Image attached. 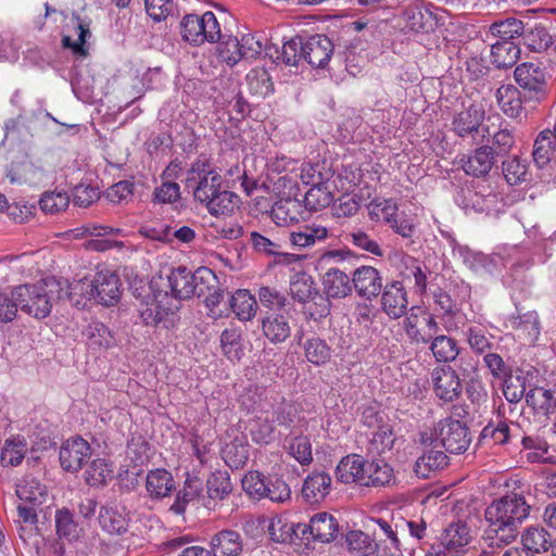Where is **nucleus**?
I'll return each mask as SVG.
<instances>
[{
    "label": "nucleus",
    "instance_id": "obj_48",
    "mask_svg": "<svg viewBox=\"0 0 556 556\" xmlns=\"http://www.w3.org/2000/svg\"><path fill=\"white\" fill-rule=\"evenodd\" d=\"M333 201V193L331 192L327 182L317 184L311 187L304 195V206L308 211L317 212L321 208L329 206Z\"/></svg>",
    "mask_w": 556,
    "mask_h": 556
},
{
    "label": "nucleus",
    "instance_id": "obj_2",
    "mask_svg": "<svg viewBox=\"0 0 556 556\" xmlns=\"http://www.w3.org/2000/svg\"><path fill=\"white\" fill-rule=\"evenodd\" d=\"M187 186L195 201L215 216L229 215L237 206V195L223 189V177L206 160L194 161L187 174Z\"/></svg>",
    "mask_w": 556,
    "mask_h": 556
},
{
    "label": "nucleus",
    "instance_id": "obj_27",
    "mask_svg": "<svg viewBox=\"0 0 556 556\" xmlns=\"http://www.w3.org/2000/svg\"><path fill=\"white\" fill-rule=\"evenodd\" d=\"M331 477L324 471L313 472L303 483L302 494L309 503H317L324 500L330 491Z\"/></svg>",
    "mask_w": 556,
    "mask_h": 556
},
{
    "label": "nucleus",
    "instance_id": "obj_60",
    "mask_svg": "<svg viewBox=\"0 0 556 556\" xmlns=\"http://www.w3.org/2000/svg\"><path fill=\"white\" fill-rule=\"evenodd\" d=\"M36 549L37 556H65V543L56 538L43 539L38 535L36 539L28 543Z\"/></svg>",
    "mask_w": 556,
    "mask_h": 556
},
{
    "label": "nucleus",
    "instance_id": "obj_37",
    "mask_svg": "<svg viewBox=\"0 0 556 556\" xmlns=\"http://www.w3.org/2000/svg\"><path fill=\"white\" fill-rule=\"evenodd\" d=\"M72 26L77 35V39L73 40L70 35H64L62 38V45L64 48H68L74 54L86 56L87 49L85 47L86 38L90 35L89 24L85 23L78 15L73 14L67 24V27Z\"/></svg>",
    "mask_w": 556,
    "mask_h": 556
},
{
    "label": "nucleus",
    "instance_id": "obj_34",
    "mask_svg": "<svg viewBox=\"0 0 556 556\" xmlns=\"http://www.w3.org/2000/svg\"><path fill=\"white\" fill-rule=\"evenodd\" d=\"M345 542L354 556H376L379 553L376 540L361 530L349 531L345 534Z\"/></svg>",
    "mask_w": 556,
    "mask_h": 556
},
{
    "label": "nucleus",
    "instance_id": "obj_1",
    "mask_svg": "<svg viewBox=\"0 0 556 556\" xmlns=\"http://www.w3.org/2000/svg\"><path fill=\"white\" fill-rule=\"evenodd\" d=\"M530 508L523 495L517 493L493 500L484 509L483 545L496 553L516 542Z\"/></svg>",
    "mask_w": 556,
    "mask_h": 556
},
{
    "label": "nucleus",
    "instance_id": "obj_3",
    "mask_svg": "<svg viewBox=\"0 0 556 556\" xmlns=\"http://www.w3.org/2000/svg\"><path fill=\"white\" fill-rule=\"evenodd\" d=\"M64 282L49 277L34 285H21L13 290L18 308L38 319L46 318L58 301L63 300Z\"/></svg>",
    "mask_w": 556,
    "mask_h": 556
},
{
    "label": "nucleus",
    "instance_id": "obj_17",
    "mask_svg": "<svg viewBox=\"0 0 556 556\" xmlns=\"http://www.w3.org/2000/svg\"><path fill=\"white\" fill-rule=\"evenodd\" d=\"M328 235V229L320 224H303L289 232V242L292 248L302 251L325 241Z\"/></svg>",
    "mask_w": 556,
    "mask_h": 556
},
{
    "label": "nucleus",
    "instance_id": "obj_33",
    "mask_svg": "<svg viewBox=\"0 0 556 556\" xmlns=\"http://www.w3.org/2000/svg\"><path fill=\"white\" fill-rule=\"evenodd\" d=\"M311 538L314 541L330 542L338 531L337 520L328 513H318L309 520Z\"/></svg>",
    "mask_w": 556,
    "mask_h": 556
},
{
    "label": "nucleus",
    "instance_id": "obj_13",
    "mask_svg": "<svg viewBox=\"0 0 556 556\" xmlns=\"http://www.w3.org/2000/svg\"><path fill=\"white\" fill-rule=\"evenodd\" d=\"M333 51L331 40L325 35H313L303 40L301 55L313 67L321 68L330 60Z\"/></svg>",
    "mask_w": 556,
    "mask_h": 556
},
{
    "label": "nucleus",
    "instance_id": "obj_10",
    "mask_svg": "<svg viewBox=\"0 0 556 556\" xmlns=\"http://www.w3.org/2000/svg\"><path fill=\"white\" fill-rule=\"evenodd\" d=\"M453 254L459 257L463 264L476 275H491L498 264L494 256L470 249L468 245L458 242L453 243Z\"/></svg>",
    "mask_w": 556,
    "mask_h": 556
},
{
    "label": "nucleus",
    "instance_id": "obj_41",
    "mask_svg": "<svg viewBox=\"0 0 556 556\" xmlns=\"http://www.w3.org/2000/svg\"><path fill=\"white\" fill-rule=\"evenodd\" d=\"M504 383H503V394L505 399L509 403H518L523 397L526 399V377L523 376L522 370H516L513 372L510 369L507 375L502 377Z\"/></svg>",
    "mask_w": 556,
    "mask_h": 556
},
{
    "label": "nucleus",
    "instance_id": "obj_49",
    "mask_svg": "<svg viewBox=\"0 0 556 556\" xmlns=\"http://www.w3.org/2000/svg\"><path fill=\"white\" fill-rule=\"evenodd\" d=\"M430 342V350L438 362L450 363L457 358L459 350L455 339L440 334L433 337Z\"/></svg>",
    "mask_w": 556,
    "mask_h": 556
},
{
    "label": "nucleus",
    "instance_id": "obj_23",
    "mask_svg": "<svg viewBox=\"0 0 556 556\" xmlns=\"http://www.w3.org/2000/svg\"><path fill=\"white\" fill-rule=\"evenodd\" d=\"M40 507L31 505H16L17 518L15 519L16 531L20 539L25 543L31 542L39 534L38 510Z\"/></svg>",
    "mask_w": 556,
    "mask_h": 556
},
{
    "label": "nucleus",
    "instance_id": "obj_43",
    "mask_svg": "<svg viewBox=\"0 0 556 556\" xmlns=\"http://www.w3.org/2000/svg\"><path fill=\"white\" fill-rule=\"evenodd\" d=\"M299 208L300 203L296 200L290 198L281 199L273 205L270 217L277 226H289L298 222Z\"/></svg>",
    "mask_w": 556,
    "mask_h": 556
},
{
    "label": "nucleus",
    "instance_id": "obj_6",
    "mask_svg": "<svg viewBox=\"0 0 556 556\" xmlns=\"http://www.w3.org/2000/svg\"><path fill=\"white\" fill-rule=\"evenodd\" d=\"M433 13L420 3H410L396 16L397 25L406 33H429L433 29Z\"/></svg>",
    "mask_w": 556,
    "mask_h": 556
},
{
    "label": "nucleus",
    "instance_id": "obj_15",
    "mask_svg": "<svg viewBox=\"0 0 556 556\" xmlns=\"http://www.w3.org/2000/svg\"><path fill=\"white\" fill-rule=\"evenodd\" d=\"M93 283L97 287L93 300L105 306L117 303L121 298V281L115 273L100 270L93 276Z\"/></svg>",
    "mask_w": 556,
    "mask_h": 556
},
{
    "label": "nucleus",
    "instance_id": "obj_57",
    "mask_svg": "<svg viewBox=\"0 0 556 556\" xmlns=\"http://www.w3.org/2000/svg\"><path fill=\"white\" fill-rule=\"evenodd\" d=\"M304 352L306 359L317 366L326 364L331 357L330 346L325 340L316 337L306 340Z\"/></svg>",
    "mask_w": 556,
    "mask_h": 556
},
{
    "label": "nucleus",
    "instance_id": "obj_64",
    "mask_svg": "<svg viewBox=\"0 0 556 556\" xmlns=\"http://www.w3.org/2000/svg\"><path fill=\"white\" fill-rule=\"evenodd\" d=\"M220 346L224 354L231 361L240 358L241 333L236 328L225 329L220 334Z\"/></svg>",
    "mask_w": 556,
    "mask_h": 556
},
{
    "label": "nucleus",
    "instance_id": "obj_22",
    "mask_svg": "<svg viewBox=\"0 0 556 556\" xmlns=\"http://www.w3.org/2000/svg\"><path fill=\"white\" fill-rule=\"evenodd\" d=\"M324 293L330 299H344L353 291L352 278L339 268H329L323 276Z\"/></svg>",
    "mask_w": 556,
    "mask_h": 556
},
{
    "label": "nucleus",
    "instance_id": "obj_31",
    "mask_svg": "<svg viewBox=\"0 0 556 556\" xmlns=\"http://www.w3.org/2000/svg\"><path fill=\"white\" fill-rule=\"evenodd\" d=\"M551 534L542 527H529L521 533L522 547L536 556L551 549Z\"/></svg>",
    "mask_w": 556,
    "mask_h": 556
},
{
    "label": "nucleus",
    "instance_id": "obj_42",
    "mask_svg": "<svg viewBox=\"0 0 556 556\" xmlns=\"http://www.w3.org/2000/svg\"><path fill=\"white\" fill-rule=\"evenodd\" d=\"M202 492V482L197 477H188L185 481L184 488L176 494L175 502L172 504L169 510L176 515L184 514L187 504L197 500Z\"/></svg>",
    "mask_w": 556,
    "mask_h": 556
},
{
    "label": "nucleus",
    "instance_id": "obj_7",
    "mask_svg": "<svg viewBox=\"0 0 556 556\" xmlns=\"http://www.w3.org/2000/svg\"><path fill=\"white\" fill-rule=\"evenodd\" d=\"M435 396L443 402L457 400L463 391L459 375L451 366L435 367L431 371Z\"/></svg>",
    "mask_w": 556,
    "mask_h": 556
},
{
    "label": "nucleus",
    "instance_id": "obj_20",
    "mask_svg": "<svg viewBox=\"0 0 556 556\" xmlns=\"http://www.w3.org/2000/svg\"><path fill=\"white\" fill-rule=\"evenodd\" d=\"M434 446H425L422 454L416 459L414 472L419 478H429L433 472L439 471L447 466V455Z\"/></svg>",
    "mask_w": 556,
    "mask_h": 556
},
{
    "label": "nucleus",
    "instance_id": "obj_63",
    "mask_svg": "<svg viewBox=\"0 0 556 556\" xmlns=\"http://www.w3.org/2000/svg\"><path fill=\"white\" fill-rule=\"evenodd\" d=\"M492 338V334L478 327H469L466 331V339L470 349L478 354H484L493 350Z\"/></svg>",
    "mask_w": 556,
    "mask_h": 556
},
{
    "label": "nucleus",
    "instance_id": "obj_8",
    "mask_svg": "<svg viewBox=\"0 0 556 556\" xmlns=\"http://www.w3.org/2000/svg\"><path fill=\"white\" fill-rule=\"evenodd\" d=\"M515 80L527 90L531 98L540 101L546 92V74L542 67L532 62L522 63L515 70Z\"/></svg>",
    "mask_w": 556,
    "mask_h": 556
},
{
    "label": "nucleus",
    "instance_id": "obj_35",
    "mask_svg": "<svg viewBox=\"0 0 556 556\" xmlns=\"http://www.w3.org/2000/svg\"><path fill=\"white\" fill-rule=\"evenodd\" d=\"M98 519L102 530L110 534H122L127 531V518L116 506H102Z\"/></svg>",
    "mask_w": 556,
    "mask_h": 556
},
{
    "label": "nucleus",
    "instance_id": "obj_46",
    "mask_svg": "<svg viewBox=\"0 0 556 556\" xmlns=\"http://www.w3.org/2000/svg\"><path fill=\"white\" fill-rule=\"evenodd\" d=\"M230 307L240 320H251L255 316L257 302L248 290H237L230 296Z\"/></svg>",
    "mask_w": 556,
    "mask_h": 556
},
{
    "label": "nucleus",
    "instance_id": "obj_28",
    "mask_svg": "<svg viewBox=\"0 0 556 556\" xmlns=\"http://www.w3.org/2000/svg\"><path fill=\"white\" fill-rule=\"evenodd\" d=\"M60 280L64 282L63 300H70L74 306H84V300L93 299V292L97 290V287H94L93 283V278L89 279L86 277L72 283H70L66 279Z\"/></svg>",
    "mask_w": 556,
    "mask_h": 556
},
{
    "label": "nucleus",
    "instance_id": "obj_51",
    "mask_svg": "<svg viewBox=\"0 0 556 556\" xmlns=\"http://www.w3.org/2000/svg\"><path fill=\"white\" fill-rule=\"evenodd\" d=\"M27 452V444L24 439H8L0 452L2 466H17L22 463Z\"/></svg>",
    "mask_w": 556,
    "mask_h": 556
},
{
    "label": "nucleus",
    "instance_id": "obj_39",
    "mask_svg": "<svg viewBox=\"0 0 556 556\" xmlns=\"http://www.w3.org/2000/svg\"><path fill=\"white\" fill-rule=\"evenodd\" d=\"M520 58V49L513 41H497L491 47V61L497 68L515 65Z\"/></svg>",
    "mask_w": 556,
    "mask_h": 556
},
{
    "label": "nucleus",
    "instance_id": "obj_54",
    "mask_svg": "<svg viewBox=\"0 0 556 556\" xmlns=\"http://www.w3.org/2000/svg\"><path fill=\"white\" fill-rule=\"evenodd\" d=\"M84 336L88 344L93 348L108 349L114 344L111 330L101 321H91L85 329Z\"/></svg>",
    "mask_w": 556,
    "mask_h": 556
},
{
    "label": "nucleus",
    "instance_id": "obj_52",
    "mask_svg": "<svg viewBox=\"0 0 556 556\" xmlns=\"http://www.w3.org/2000/svg\"><path fill=\"white\" fill-rule=\"evenodd\" d=\"M525 25L520 20L508 17L496 21L490 26V34L500 38L498 41H511L523 34Z\"/></svg>",
    "mask_w": 556,
    "mask_h": 556
},
{
    "label": "nucleus",
    "instance_id": "obj_29",
    "mask_svg": "<svg viewBox=\"0 0 556 556\" xmlns=\"http://www.w3.org/2000/svg\"><path fill=\"white\" fill-rule=\"evenodd\" d=\"M146 488L152 498H163L175 490V482L169 471L155 469L147 475Z\"/></svg>",
    "mask_w": 556,
    "mask_h": 556
},
{
    "label": "nucleus",
    "instance_id": "obj_24",
    "mask_svg": "<svg viewBox=\"0 0 556 556\" xmlns=\"http://www.w3.org/2000/svg\"><path fill=\"white\" fill-rule=\"evenodd\" d=\"M15 493L18 500L17 504L21 505L41 507L48 498L47 488L35 478L23 479L16 485Z\"/></svg>",
    "mask_w": 556,
    "mask_h": 556
},
{
    "label": "nucleus",
    "instance_id": "obj_55",
    "mask_svg": "<svg viewBox=\"0 0 556 556\" xmlns=\"http://www.w3.org/2000/svg\"><path fill=\"white\" fill-rule=\"evenodd\" d=\"M247 83L252 94L265 98L273 92V83L264 67L252 68L247 75Z\"/></svg>",
    "mask_w": 556,
    "mask_h": 556
},
{
    "label": "nucleus",
    "instance_id": "obj_25",
    "mask_svg": "<svg viewBox=\"0 0 556 556\" xmlns=\"http://www.w3.org/2000/svg\"><path fill=\"white\" fill-rule=\"evenodd\" d=\"M194 271H191L185 266H178L170 270L167 276L170 293L174 298L179 300L190 299L194 294L193 283Z\"/></svg>",
    "mask_w": 556,
    "mask_h": 556
},
{
    "label": "nucleus",
    "instance_id": "obj_26",
    "mask_svg": "<svg viewBox=\"0 0 556 556\" xmlns=\"http://www.w3.org/2000/svg\"><path fill=\"white\" fill-rule=\"evenodd\" d=\"M496 101L505 115L521 118L525 114L520 91L513 85H503L496 90Z\"/></svg>",
    "mask_w": 556,
    "mask_h": 556
},
{
    "label": "nucleus",
    "instance_id": "obj_53",
    "mask_svg": "<svg viewBox=\"0 0 556 556\" xmlns=\"http://www.w3.org/2000/svg\"><path fill=\"white\" fill-rule=\"evenodd\" d=\"M274 430V418L269 412H263L250 422L251 437L257 443L268 444L273 440Z\"/></svg>",
    "mask_w": 556,
    "mask_h": 556
},
{
    "label": "nucleus",
    "instance_id": "obj_44",
    "mask_svg": "<svg viewBox=\"0 0 556 556\" xmlns=\"http://www.w3.org/2000/svg\"><path fill=\"white\" fill-rule=\"evenodd\" d=\"M56 539H65L68 542L77 541L83 532L74 519V514L67 509H59L55 514Z\"/></svg>",
    "mask_w": 556,
    "mask_h": 556
},
{
    "label": "nucleus",
    "instance_id": "obj_4",
    "mask_svg": "<svg viewBox=\"0 0 556 556\" xmlns=\"http://www.w3.org/2000/svg\"><path fill=\"white\" fill-rule=\"evenodd\" d=\"M217 42L218 58L230 66L241 60L255 59L263 50L262 42L252 34L243 35L241 39H238L222 31V37Z\"/></svg>",
    "mask_w": 556,
    "mask_h": 556
},
{
    "label": "nucleus",
    "instance_id": "obj_32",
    "mask_svg": "<svg viewBox=\"0 0 556 556\" xmlns=\"http://www.w3.org/2000/svg\"><path fill=\"white\" fill-rule=\"evenodd\" d=\"M262 329L264 336L275 344L285 342L291 334L289 320L281 314L273 313L264 317Z\"/></svg>",
    "mask_w": 556,
    "mask_h": 556
},
{
    "label": "nucleus",
    "instance_id": "obj_47",
    "mask_svg": "<svg viewBox=\"0 0 556 556\" xmlns=\"http://www.w3.org/2000/svg\"><path fill=\"white\" fill-rule=\"evenodd\" d=\"M471 529L464 521L451 523L444 531L442 543L446 548L456 549L470 543Z\"/></svg>",
    "mask_w": 556,
    "mask_h": 556
},
{
    "label": "nucleus",
    "instance_id": "obj_16",
    "mask_svg": "<svg viewBox=\"0 0 556 556\" xmlns=\"http://www.w3.org/2000/svg\"><path fill=\"white\" fill-rule=\"evenodd\" d=\"M493 147L481 146L462 159V167L467 175L480 178L486 176L497 161Z\"/></svg>",
    "mask_w": 556,
    "mask_h": 556
},
{
    "label": "nucleus",
    "instance_id": "obj_36",
    "mask_svg": "<svg viewBox=\"0 0 556 556\" xmlns=\"http://www.w3.org/2000/svg\"><path fill=\"white\" fill-rule=\"evenodd\" d=\"M554 142H556V127L553 130L545 129L538 135L532 155L533 162L539 168H544L551 162Z\"/></svg>",
    "mask_w": 556,
    "mask_h": 556
},
{
    "label": "nucleus",
    "instance_id": "obj_38",
    "mask_svg": "<svg viewBox=\"0 0 556 556\" xmlns=\"http://www.w3.org/2000/svg\"><path fill=\"white\" fill-rule=\"evenodd\" d=\"M371 522L376 526L372 529V535L379 539L381 542H389V548H394L396 552H401V541L399 539L400 532H402V526L399 520H384L382 518L371 519Z\"/></svg>",
    "mask_w": 556,
    "mask_h": 556
},
{
    "label": "nucleus",
    "instance_id": "obj_12",
    "mask_svg": "<svg viewBox=\"0 0 556 556\" xmlns=\"http://www.w3.org/2000/svg\"><path fill=\"white\" fill-rule=\"evenodd\" d=\"M407 292L401 281H391L381 290V308L391 318L397 319L407 312Z\"/></svg>",
    "mask_w": 556,
    "mask_h": 556
},
{
    "label": "nucleus",
    "instance_id": "obj_58",
    "mask_svg": "<svg viewBox=\"0 0 556 556\" xmlns=\"http://www.w3.org/2000/svg\"><path fill=\"white\" fill-rule=\"evenodd\" d=\"M206 20L203 18L202 15L198 14H188L186 15L181 22H180V28H181V36L184 40L188 41L189 43L193 46H200L202 45V38H205V36H201V27L202 23H204Z\"/></svg>",
    "mask_w": 556,
    "mask_h": 556
},
{
    "label": "nucleus",
    "instance_id": "obj_18",
    "mask_svg": "<svg viewBox=\"0 0 556 556\" xmlns=\"http://www.w3.org/2000/svg\"><path fill=\"white\" fill-rule=\"evenodd\" d=\"M526 403L535 415L549 417L556 414V387L530 388L526 394Z\"/></svg>",
    "mask_w": 556,
    "mask_h": 556
},
{
    "label": "nucleus",
    "instance_id": "obj_59",
    "mask_svg": "<svg viewBox=\"0 0 556 556\" xmlns=\"http://www.w3.org/2000/svg\"><path fill=\"white\" fill-rule=\"evenodd\" d=\"M502 173L510 186H516L527 180L528 166L514 156L502 162Z\"/></svg>",
    "mask_w": 556,
    "mask_h": 556
},
{
    "label": "nucleus",
    "instance_id": "obj_40",
    "mask_svg": "<svg viewBox=\"0 0 556 556\" xmlns=\"http://www.w3.org/2000/svg\"><path fill=\"white\" fill-rule=\"evenodd\" d=\"M319 291L314 278L304 273H296L292 276L290 281V294L294 300L301 304L311 302L312 296L316 295Z\"/></svg>",
    "mask_w": 556,
    "mask_h": 556
},
{
    "label": "nucleus",
    "instance_id": "obj_9",
    "mask_svg": "<svg viewBox=\"0 0 556 556\" xmlns=\"http://www.w3.org/2000/svg\"><path fill=\"white\" fill-rule=\"evenodd\" d=\"M91 456L89 443L80 437L67 439L61 446L59 458L62 468L70 472H76Z\"/></svg>",
    "mask_w": 556,
    "mask_h": 556
},
{
    "label": "nucleus",
    "instance_id": "obj_45",
    "mask_svg": "<svg viewBox=\"0 0 556 556\" xmlns=\"http://www.w3.org/2000/svg\"><path fill=\"white\" fill-rule=\"evenodd\" d=\"M232 491L230 476L225 470H216L206 480V493L210 501H223Z\"/></svg>",
    "mask_w": 556,
    "mask_h": 556
},
{
    "label": "nucleus",
    "instance_id": "obj_56",
    "mask_svg": "<svg viewBox=\"0 0 556 556\" xmlns=\"http://www.w3.org/2000/svg\"><path fill=\"white\" fill-rule=\"evenodd\" d=\"M113 477L112 465L104 458H94L85 471V481L90 486H101Z\"/></svg>",
    "mask_w": 556,
    "mask_h": 556
},
{
    "label": "nucleus",
    "instance_id": "obj_14",
    "mask_svg": "<svg viewBox=\"0 0 556 556\" xmlns=\"http://www.w3.org/2000/svg\"><path fill=\"white\" fill-rule=\"evenodd\" d=\"M353 289L366 300H372L382 290V277L379 270L372 266L363 265L353 271Z\"/></svg>",
    "mask_w": 556,
    "mask_h": 556
},
{
    "label": "nucleus",
    "instance_id": "obj_19",
    "mask_svg": "<svg viewBox=\"0 0 556 556\" xmlns=\"http://www.w3.org/2000/svg\"><path fill=\"white\" fill-rule=\"evenodd\" d=\"M336 477L342 483H356L365 486V459L357 454L343 457L337 465Z\"/></svg>",
    "mask_w": 556,
    "mask_h": 556
},
{
    "label": "nucleus",
    "instance_id": "obj_30",
    "mask_svg": "<svg viewBox=\"0 0 556 556\" xmlns=\"http://www.w3.org/2000/svg\"><path fill=\"white\" fill-rule=\"evenodd\" d=\"M365 486L380 488L388 485L393 479V468L383 459L365 460Z\"/></svg>",
    "mask_w": 556,
    "mask_h": 556
},
{
    "label": "nucleus",
    "instance_id": "obj_11",
    "mask_svg": "<svg viewBox=\"0 0 556 556\" xmlns=\"http://www.w3.org/2000/svg\"><path fill=\"white\" fill-rule=\"evenodd\" d=\"M484 118V111L477 105H470L467 110L459 112L453 119V130L458 137H471L476 139L477 136L482 138L489 132L488 127L482 126Z\"/></svg>",
    "mask_w": 556,
    "mask_h": 556
},
{
    "label": "nucleus",
    "instance_id": "obj_5",
    "mask_svg": "<svg viewBox=\"0 0 556 556\" xmlns=\"http://www.w3.org/2000/svg\"><path fill=\"white\" fill-rule=\"evenodd\" d=\"M434 432L435 441L439 442V445L452 454L465 452L471 442L467 426L452 418L441 420L437 425Z\"/></svg>",
    "mask_w": 556,
    "mask_h": 556
},
{
    "label": "nucleus",
    "instance_id": "obj_50",
    "mask_svg": "<svg viewBox=\"0 0 556 556\" xmlns=\"http://www.w3.org/2000/svg\"><path fill=\"white\" fill-rule=\"evenodd\" d=\"M513 437L506 421L489 422L480 433V442L485 445H503Z\"/></svg>",
    "mask_w": 556,
    "mask_h": 556
},
{
    "label": "nucleus",
    "instance_id": "obj_21",
    "mask_svg": "<svg viewBox=\"0 0 556 556\" xmlns=\"http://www.w3.org/2000/svg\"><path fill=\"white\" fill-rule=\"evenodd\" d=\"M212 556H240L243 549L241 535L233 530H222L211 538Z\"/></svg>",
    "mask_w": 556,
    "mask_h": 556
},
{
    "label": "nucleus",
    "instance_id": "obj_61",
    "mask_svg": "<svg viewBox=\"0 0 556 556\" xmlns=\"http://www.w3.org/2000/svg\"><path fill=\"white\" fill-rule=\"evenodd\" d=\"M218 286L217 277L207 267H200L194 271L193 283L194 294L202 298Z\"/></svg>",
    "mask_w": 556,
    "mask_h": 556
},
{
    "label": "nucleus",
    "instance_id": "obj_62",
    "mask_svg": "<svg viewBox=\"0 0 556 556\" xmlns=\"http://www.w3.org/2000/svg\"><path fill=\"white\" fill-rule=\"evenodd\" d=\"M368 210L371 218H382L387 223H392L397 212V204L393 199L376 198L369 203Z\"/></svg>",
    "mask_w": 556,
    "mask_h": 556
}]
</instances>
